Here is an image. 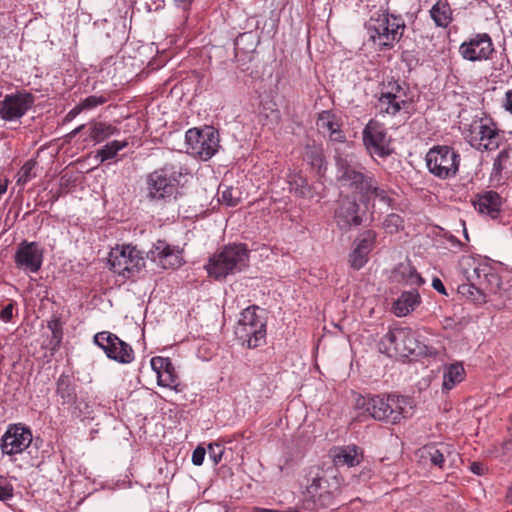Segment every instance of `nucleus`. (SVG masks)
Returning a JSON list of instances; mask_svg holds the SVG:
<instances>
[{"instance_id":"nucleus-1","label":"nucleus","mask_w":512,"mask_h":512,"mask_svg":"<svg viewBox=\"0 0 512 512\" xmlns=\"http://www.w3.org/2000/svg\"><path fill=\"white\" fill-rule=\"evenodd\" d=\"M333 160L335 180L341 192L347 191L345 195L354 196L365 207L375 200L385 203L390 208L395 207L396 200L390 195L393 190L388 185L381 184L375 174L362 163L353 161L348 154L337 148Z\"/></svg>"},{"instance_id":"nucleus-2","label":"nucleus","mask_w":512,"mask_h":512,"mask_svg":"<svg viewBox=\"0 0 512 512\" xmlns=\"http://www.w3.org/2000/svg\"><path fill=\"white\" fill-rule=\"evenodd\" d=\"M250 250L246 243H229L209 257L204 268L215 281H223L227 276L241 272L249 266Z\"/></svg>"},{"instance_id":"nucleus-3","label":"nucleus","mask_w":512,"mask_h":512,"mask_svg":"<svg viewBox=\"0 0 512 512\" xmlns=\"http://www.w3.org/2000/svg\"><path fill=\"white\" fill-rule=\"evenodd\" d=\"M189 173L181 163H166L146 176L147 197L151 201H167L176 198L181 177Z\"/></svg>"},{"instance_id":"nucleus-4","label":"nucleus","mask_w":512,"mask_h":512,"mask_svg":"<svg viewBox=\"0 0 512 512\" xmlns=\"http://www.w3.org/2000/svg\"><path fill=\"white\" fill-rule=\"evenodd\" d=\"M378 93L375 95L379 106L380 114L395 117L402 110L412 115L409 111L410 104L414 103L413 96L409 97L411 91L406 81L394 76H387L379 83Z\"/></svg>"},{"instance_id":"nucleus-5","label":"nucleus","mask_w":512,"mask_h":512,"mask_svg":"<svg viewBox=\"0 0 512 512\" xmlns=\"http://www.w3.org/2000/svg\"><path fill=\"white\" fill-rule=\"evenodd\" d=\"M466 142L480 152H492L507 143L505 131L489 114L475 118L469 125Z\"/></svg>"},{"instance_id":"nucleus-6","label":"nucleus","mask_w":512,"mask_h":512,"mask_svg":"<svg viewBox=\"0 0 512 512\" xmlns=\"http://www.w3.org/2000/svg\"><path fill=\"white\" fill-rule=\"evenodd\" d=\"M366 410L376 420L396 424L412 415L413 400L400 395H377L369 399Z\"/></svg>"},{"instance_id":"nucleus-7","label":"nucleus","mask_w":512,"mask_h":512,"mask_svg":"<svg viewBox=\"0 0 512 512\" xmlns=\"http://www.w3.org/2000/svg\"><path fill=\"white\" fill-rule=\"evenodd\" d=\"M146 253L131 243L117 246L109 263L114 273L131 281L140 279L146 268Z\"/></svg>"},{"instance_id":"nucleus-8","label":"nucleus","mask_w":512,"mask_h":512,"mask_svg":"<svg viewBox=\"0 0 512 512\" xmlns=\"http://www.w3.org/2000/svg\"><path fill=\"white\" fill-rule=\"evenodd\" d=\"M259 310L260 307L255 304L245 308L234 330L236 339L247 348H257L265 343L267 324L266 320L257 314Z\"/></svg>"},{"instance_id":"nucleus-9","label":"nucleus","mask_w":512,"mask_h":512,"mask_svg":"<svg viewBox=\"0 0 512 512\" xmlns=\"http://www.w3.org/2000/svg\"><path fill=\"white\" fill-rule=\"evenodd\" d=\"M428 172L440 180H448L458 175L461 155L450 145H434L425 156Z\"/></svg>"},{"instance_id":"nucleus-10","label":"nucleus","mask_w":512,"mask_h":512,"mask_svg":"<svg viewBox=\"0 0 512 512\" xmlns=\"http://www.w3.org/2000/svg\"><path fill=\"white\" fill-rule=\"evenodd\" d=\"M185 142L189 154L201 161H208L220 148V134L210 125L194 127L186 131Z\"/></svg>"},{"instance_id":"nucleus-11","label":"nucleus","mask_w":512,"mask_h":512,"mask_svg":"<svg viewBox=\"0 0 512 512\" xmlns=\"http://www.w3.org/2000/svg\"><path fill=\"white\" fill-rule=\"evenodd\" d=\"M392 136L384 123L376 118L368 120L362 130V144L366 153L374 158L386 159L395 153Z\"/></svg>"},{"instance_id":"nucleus-12","label":"nucleus","mask_w":512,"mask_h":512,"mask_svg":"<svg viewBox=\"0 0 512 512\" xmlns=\"http://www.w3.org/2000/svg\"><path fill=\"white\" fill-rule=\"evenodd\" d=\"M379 351L388 357L409 358L414 356L418 339L409 327L389 328L379 341Z\"/></svg>"},{"instance_id":"nucleus-13","label":"nucleus","mask_w":512,"mask_h":512,"mask_svg":"<svg viewBox=\"0 0 512 512\" xmlns=\"http://www.w3.org/2000/svg\"><path fill=\"white\" fill-rule=\"evenodd\" d=\"M362 203L354 196L340 193L336 202L333 219L340 231L347 233L361 226L367 214V207H361Z\"/></svg>"},{"instance_id":"nucleus-14","label":"nucleus","mask_w":512,"mask_h":512,"mask_svg":"<svg viewBox=\"0 0 512 512\" xmlns=\"http://www.w3.org/2000/svg\"><path fill=\"white\" fill-rule=\"evenodd\" d=\"M345 488L342 477H316L308 485L307 493L316 505L326 508L335 504V500L342 495Z\"/></svg>"},{"instance_id":"nucleus-15","label":"nucleus","mask_w":512,"mask_h":512,"mask_svg":"<svg viewBox=\"0 0 512 512\" xmlns=\"http://www.w3.org/2000/svg\"><path fill=\"white\" fill-rule=\"evenodd\" d=\"M495 47L490 34L486 32L475 33L462 42L459 46V54L469 62H480L492 59Z\"/></svg>"},{"instance_id":"nucleus-16","label":"nucleus","mask_w":512,"mask_h":512,"mask_svg":"<svg viewBox=\"0 0 512 512\" xmlns=\"http://www.w3.org/2000/svg\"><path fill=\"white\" fill-rule=\"evenodd\" d=\"M35 100V95L26 90L7 94L0 101V118L4 121L19 120L34 106Z\"/></svg>"},{"instance_id":"nucleus-17","label":"nucleus","mask_w":512,"mask_h":512,"mask_svg":"<svg viewBox=\"0 0 512 512\" xmlns=\"http://www.w3.org/2000/svg\"><path fill=\"white\" fill-rule=\"evenodd\" d=\"M94 343L99 346L109 359L128 364L134 360L132 347L121 340L116 334L102 331L94 336Z\"/></svg>"},{"instance_id":"nucleus-18","label":"nucleus","mask_w":512,"mask_h":512,"mask_svg":"<svg viewBox=\"0 0 512 512\" xmlns=\"http://www.w3.org/2000/svg\"><path fill=\"white\" fill-rule=\"evenodd\" d=\"M32 439L31 429L24 424H9L1 437V452L9 457L21 454L30 446Z\"/></svg>"},{"instance_id":"nucleus-19","label":"nucleus","mask_w":512,"mask_h":512,"mask_svg":"<svg viewBox=\"0 0 512 512\" xmlns=\"http://www.w3.org/2000/svg\"><path fill=\"white\" fill-rule=\"evenodd\" d=\"M146 258L164 270H176L185 264L183 251L163 239H158L152 244L151 249L146 252Z\"/></svg>"},{"instance_id":"nucleus-20","label":"nucleus","mask_w":512,"mask_h":512,"mask_svg":"<svg viewBox=\"0 0 512 512\" xmlns=\"http://www.w3.org/2000/svg\"><path fill=\"white\" fill-rule=\"evenodd\" d=\"M301 158L320 181L326 178L329 162L322 142L308 139L303 145Z\"/></svg>"},{"instance_id":"nucleus-21","label":"nucleus","mask_w":512,"mask_h":512,"mask_svg":"<svg viewBox=\"0 0 512 512\" xmlns=\"http://www.w3.org/2000/svg\"><path fill=\"white\" fill-rule=\"evenodd\" d=\"M316 126L320 133L327 136L329 143L344 144L347 142L342 117L335 110L328 109L317 113Z\"/></svg>"},{"instance_id":"nucleus-22","label":"nucleus","mask_w":512,"mask_h":512,"mask_svg":"<svg viewBox=\"0 0 512 512\" xmlns=\"http://www.w3.org/2000/svg\"><path fill=\"white\" fill-rule=\"evenodd\" d=\"M44 257V249L36 241L23 240L17 247L14 262L18 268L36 273L41 269Z\"/></svg>"},{"instance_id":"nucleus-23","label":"nucleus","mask_w":512,"mask_h":512,"mask_svg":"<svg viewBox=\"0 0 512 512\" xmlns=\"http://www.w3.org/2000/svg\"><path fill=\"white\" fill-rule=\"evenodd\" d=\"M377 236V232L372 229L364 230L357 235L349 254V263L353 269L360 270L367 264L369 254L376 246Z\"/></svg>"},{"instance_id":"nucleus-24","label":"nucleus","mask_w":512,"mask_h":512,"mask_svg":"<svg viewBox=\"0 0 512 512\" xmlns=\"http://www.w3.org/2000/svg\"><path fill=\"white\" fill-rule=\"evenodd\" d=\"M471 203L479 214L496 220L502 215L505 199L495 190H483L473 196Z\"/></svg>"},{"instance_id":"nucleus-25","label":"nucleus","mask_w":512,"mask_h":512,"mask_svg":"<svg viewBox=\"0 0 512 512\" xmlns=\"http://www.w3.org/2000/svg\"><path fill=\"white\" fill-rule=\"evenodd\" d=\"M257 40L252 31L240 33L234 40V54L237 67L242 72L250 70V63L254 59Z\"/></svg>"},{"instance_id":"nucleus-26","label":"nucleus","mask_w":512,"mask_h":512,"mask_svg":"<svg viewBox=\"0 0 512 512\" xmlns=\"http://www.w3.org/2000/svg\"><path fill=\"white\" fill-rule=\"evenodd\" d=\"M389 11L388 8L381 7L364 23L369 40L376 42L377 40L385 39L387 41L388 28H389Z\"/></svg>"},{"instance_id":"nucleus-27","label":"nucleus","mask_w":512,"mask_h":512,"mask_svg":"<svg viewBox=\"0 0 512 512\" xmlns=\"http://www.w3.org/2000/svg\"><path fill=\"white\" fill-rule=\"evenodd\" d=\"M446 452L448 453V446L441 445L439 447L435 444H427L419 448L415 452V456L421 465L443 470Z\"/></svg>"},{"instance_id":"nucleus-28","label":"nucleus","mask_w":512,"mask_h":512,"mask_svg":"<svg viewBox=\"0 0 512 512\" xmlns=\"http://www.w3.org/2000/svg\"><path fill=\"white\" fill-rule=\"evenodd\" d=\"M393 278L398 282L413 288H420L425 284L424 278L418 273L411 261L400 262L392 270Z\"/></svg>"},{"instance_id":"nucleus-29","label":"nucleus","mask_w":512,"mask_h":512,"mask_svg":"<svg viewBox=\"0 0 512 512\" xmlns=\"http://www.w3.org/2000/svg\"><path fill=\"white\" fill-rule=\"evenodd\" d=\"M476 271L478 275H483V280H478L477 282L485 295L498 294L500 292L502 279L495 267L488 262L482 263L478 264Z\"/></svg>"},{"instance_id":"nucleus-30","label":"nucleus","mask_w":512,"mask_h":512,"mask_svg":"<svg viewBox=\"0 0 512 512\" xmlns=\"http://www.w3.org/2000/svg\"><path fill=\"white\" fill-rule=\"evenodd\" d=\"M422 303L421 295L416 288L403 291L392 304V312L397 317H405Z\"/></svg>"},{"instance_id":"nucleus-31","label":"nucleus","mask_w":512,"mask_h":512,"mask_svg":"<svg viewBox=\"0 0 512 512\" xmlns=\"http://www.w3.org/2000/svg\"><path fill=\"white\" fill-rule=\"evenodd\" d=\"M150 362L151 368L157 375V384H175L178 374L169 357L154 356Z\"/></svg>"},{"instance_id":"nucleus-32","label":"nucleus","mask_w":512,"mask_h":512,"mask_svg":"<svg viewBox=\"0 0 512 512\" xmlns=\"http://www.w3.org/2000/svg\"><path fill=\"white\" fill-rule=\"evenodd\" d=\"M389 28L387 41L379 42V50H391L396 43H399L404 36L406 24L400 14L389 13Z\"/></svg>"},{"instance_id":"nucleus-33","label":"nucleus","mask_w":512,"mask_h":512,"mask_svg":"<svg viewBox=\"0 0 512 512\" xmlns=\"http://www.w3.org/2000/svg\"><path fill=\"white\" fill-rule=\"evenodd\" d=\"M331 457L335 466L353 467L362 460L360 448L354 444L335 447L331 450Z\"/></svg>"},{"instance_id":"nucleus-34","label":"nucleus","mask_w":512,"mask_h":512,"mask_svg":"<svg viewBox=\"0 0 512 512\" xmlns=\"http://www.w3.org/2000/svg\"><path fill=\"white\" fill-rule=\"evenodd\" d=\"M83 134L85 143H101L117 132V128L112 124L100 121H92Z\"/></svg>"},{"instance_id":"nucleus-35","label":"nucleus","mask_w":512,"mask_h":512,"mask_svg":"<svg viewBox=\"0 0 512 512\" xmlns=\"http://www.w3.org/2000/svg\"><path fill=\"white\" fill-rule=\"evenodd\" d=\"M429 16L437 28L446 29L454 21L453 9L448 0H437L429 10Z\"/></svg>"},{"instance_id":"nucleus-36","label":"nucleus","mask_w":512,"mask_h":512,"mask_svg":"<svg viewBox=\"0 0 512 512\" xmlns=\"http://www.w3.org/2000/svg\"><path fill=\"white\" fill-rule=\"evenodd\" d=\"M63 327L62 315L58 312L53 313L47 321V328L51 331V337L46 345V348L50 350L52 355L59 351L61 347L64 337Z\"/></svg>"},{"instance_id":"nucleus-37","label":"nucleus","mask_w":512,"mask_h":512,"mask_svg":"<svg viewBox=\"0 0 512 512\" xmlns=\"http://www.w3.org/2000/svg\"><path fill=\"white\" fill-rule=\"evenodd\" d=\"M276 103L272 100L261 101L259 105L258 120L262 126L275 127L281 122L280 110L276 107Z\"/></svg>"},{"instance_id":"nucleus-38","label":"nucleus","mask_w":512,"mask_h":512,"mask_svg":"<svg viewBox=\"0 0 512 512\" xmlns=\"http://www.w3.org/2000/svg\"><path fill=\"white\" fill-rule=\"evenodd\" d=\"M287 183L289 186V191L293 193L297 198H306L311 192L308 179L302 174L301 171L290 173L287 176Z\"/></svg>"},{"instance_id":"nucleus-39","label":"nucleus","mask_w":512,"mask_h":512,"mask_svg":"<svg viewBox=\"0 0 512 512\" xmlns=\"http://www.w3.org/2000/svg\"><path fill=\"white\" fill-rule=\"evenodd\" d=\"M128 146L126 140L119 141L113 140L106 143L99 150H97L95 157L100 159V163L114 159L118 152Z\"/></svg>"},{"instance_id":"nucleus-40","label":"nucleus","mask_w":512,"mask_h":512,"mask_svg":"<svg viewBox=\"0 0 512 512\" xmlns=\"http://www.w3.org/2000/svg\"><path fill=\"white\" fill-rule=\"evenodd\" d=\"M71 414L81 420L93 418V403L87 398L83 397L82 394L78 396V401L71 407Z\"/></svg>"},{"instance_id":"nucleus-41","label":"nucleus","mask_w":512,"mask_h":512,"mask_svg":"<svg viewBox=\"0 0 512 512\" xmlns=\"http://www.w3.org/2000/svg\"><path fill=\"white\" fill-rule=\"evenodd\" d=\"M465 369L462 363L456 362L446 367L442 384H458L465 379Z\"/></svg>"},{"instance_id":"nucleus-42","label":"nucleus","mask_w":512,"mask_h":512,"mask_svg":"<svg viewBox=\"0 0 512 512\" xmlns=\"http://www.w3.org/2000/svg\"><path fill=\"white\" fill-rule=\"evenodd\" d=\"M458 293L475 303H485L486 295L480 286H476L472 282L463 283L458 286Z\"/></svg>"},{"instance_id":"nucleus-43","label":"nucleus","mask_w":512,"mask_h":512,"mask_svg":"<svg viewBox=\"0 0 512 512\" xmlns=\"http://www.w3.org/2000/svg\"><path fill=\"white\" fill-rule=\"evenodd\" d=\"M382 228L387 234H397L405 228L404 218L397 213H390L384 218Z\"/></svg>"},{"instance_id":"nucleus-44","label":"nucleus","mask_w":512,"mask_h":512,"mask_svg":"<svg viewBox=\"0 0 512 512\" xmlns=\"http://www.w3.org/2000/svg\"><path fill=\"white\" fill-rule=\"evenodd\" d=\"M37 164L38 163H37L36 158H31V159L27 160L22 165V167L20 168V170L18 172V178L16 181V184L18 186H24L30 180H32L33 178H35L37 176L36 172H35V168H36Z\"/></svg>"},{"instance_id":"nucleus-45","label":"nucleus","mask_w":512,"mask_h":512,"mask_svg":"<svg viewBox=\"0 0 512 512\" xmlns=\"http://www.w3.org/2000/svg\"><path fill=\"white\" fill-rule=\"evenodd\" d=\"M511 150L512 148L509 144L507 145V147H504L503 149L500 150V152L493 161L491 177L500 178L502 176V172L506 168V162L510 158Z\"/></svg>"},{"instance_id":"nucleus-46","label":"nucleus","mask_w":512,"mask_h":512,"mask_svg":"<svg viewBox=\"0 0 512 512\" xmlns=\"http://www.w3.org/2000/svg\"><path fill=\"white\" fill-rule=\"evenodd\" d=\"M420 54V51L416 48L402 50L400 59L406 65L408 71L415 70L422 64Z\"/></svg>"},{"instance_id":"nucleus-47","label":"nucleus","mask_w":512,"mask_h":512,"mask_svg":"<svg viewBox=\"0 0 512 512\" xmlns=\"http://www.w3.org/2000/svg\"><path fill=\"white\" fill-rule=\"evenodd\" d=\"M57 395L61 399L62 405H67L69 409L77 403L80 393L76 392L75 386H57Z\"/></svg>"},{"instance_id":"nucleus-48","label":"nucleus","mask_w":512,"mask_h":512,"mask_svg":"<svg viewBox=\"0 0 512 512\" xmlns=\"http://www.w3.org/2000/svg\"><path fill=\"white\" fill-rule=\"evenodd\" d=\"M110 93H103L101 95H90L79 102L83 111L92 110L100 105L107 103L110 100Z\"/></svg>"},{"instance_id":"nucleus-49","label":"nucleus","mask_w":512,"mask_h":512,"mask_svg":"<svg viewBox=\"0 0 512 512\" xmlns=\"http://www.w3.org/2000/svg\"><path fill=\"white\" fill-rule=\"evenodd\" d=\"M236 190L232 186H226L221 192V202L229 207H235L240 203V193L236 194Z\"/></svg>"},{"instance_id":"nucleus-50","label":"nucleus","mask_w":512,"mask_h":512,"mask_svg":"<svg viewBox=\"0 0 512 512\" xmlns=\"http://www.w3.org/2000/svg\"><path fill=\"white\" fill-rule=\"evenodd\" d=\"M438 355L439 351L435 347L418 340V347L415 350L414 357H429L435 359Z\"/></svg>"},{"instance_id":"nucleus-51","label":"nucleus","mask_w":512,"mask_h":512,"mask_svg":"<svg viewBox=\"0 0 512 512\" xmlns=\"http://www.w3.org/2000/svg\"><path fill=\"white\" fill-rule=\"evenodd\" d=\"M440 237L445 239L450 243V247L454 252L463 251L466 245L461 242L456 236L451 234L449 231L441 228L440 229Z\"/></svg>"},{"instance_id":"nucleus-52","label":"nucleus","mask_w":512,"mask_h":512,"mask_svg":"<svg viewBox=\"0 0 512 512\" xmlns=\"http://www.w3.org/2000/svg\"><path fill=\"white\" fill-rule=\"evenodd\" d=\"M483 262L482 261H478L476 259H472L471 263H469V267L471 268V272L469 271V269H465V274H466V278L468 280V282H472L473 284H475L476 286H480L478 284V280H483V275L481 274H477V271H476V267L478 266V264H482Z\"/></svg>"},{"instance_id":"nucleus-53","label":"nucleus","mask_w":512,"mask_h":512,"mask_svg":"<svg viewBox=\"0 0 512 512\" xmlns=\"http://www.w3.org/2000/svg\"><path fill=\"white\" fill-rule=\"evenodd\" d=\"M16 302L10 300L6 305L2 306L0 309V320L5 323L11 322L14 317V310L16 309Z\"/></svg>"},{"instance_id":"nucleus-54","label":"nucleus","mask_w":512,"mask_h":512,"mask_svg":"<svg viewBox=\"0 0 512 512\" xmlns=\"http://www.w3.org/2000/svg\"><path fill=\"white\" fill-rule=\"evenodd\" d=\"M224 447L221 444L214 443L208 446V456L217 465L223 456Z\"/></svg>"},{"instance_id":"nucleus-55","label":"nucleus","mask_w":512,"mask_h":512,"mask_svg":"<svg viewBox=\"0 0 512 512\" xmlns=\"http://www.w3.org/2000/svg\"><path fill=\"white\" fill-rule=\"evenodd\" d=\"M63 180H64V176L61 177V183H60V187L57 189V190H50L48 195H49V201L53 204L55 203L56 201H58V199L64 195L65 193L68 192V181H66L65 183H63Z\"/></svg>"},{"instance_id":"nucleus-56","label":"nucleus","mask_w":512,"mask_h":512,"mask_svg":"<svg viewBox=\"0 0 512 512\" xmlns=\"http://www.w3.org/2000/svg\"><path fill=\"white\" fill-rule=\"evenodd\" d=\"M14 496L13 485L9 482L2 483L0 481V501H8Z\"/></svg>"},{"instance_id":"nucleus-57","label":"nucleus","mask_w":512,"mask_h":512,"mask_svg":"<svg viewBox=\"0 0 512 512\" xmlns=\"http://www.w3.org/2000/svg\"><path fill=\"white\" fill-rule=\"evenodd\" d=\"M205 455H206V450L203 447H201V446L196 447L192 453V463L196 466L202 465Z\"/></svg>"},{"instance_id":"nucleus-58","label":"nucleus","mask_w":512,"mask_h":512,"mask_svg":"<svg viewBox=\"0 0 512 512\" xmlns=\"http://www.w3.org/2000/svg\"><path fill=\"white\" fill-rule=\"evenodd\" d=\"M470 471L475 475L482 476L487 473L488 468L482 462L475 461L470 464Z\"/></svg>"},{"instance_id":"nucleus-59","label":"nucleus","mask_w":512,"mask_h":512,"mask_svg":"<svg viewBox=\"0 0 512 512\" xmlns=\"http://www.w3.org/2000/svg\"><path fill=\"white\" fill-rule=\"evenodd\" d=\"M83 109L81 108L80 104L78 103L76 106H74L63 118V124H66L68 122H71L76 116H78Z\"/></svg>"},{"instance_id":"nucleus-60","label":"nucleus","mask_w":512,"mask_h":512,"mask_svg":"<svg viewBox=\"0 0 512 512\" xmlns=\"http://www.w3.org/2000/svg\"><path fill=\"white\" fill-rule=\"evenodd\" d=\"M432 287L434 290H436L439 294L448 296V292L445 288V285L443 284L442 280L438 277H434L432 279Z\"/></svg>"},{"instance_id":"nucleus-61","label":"nucleus","mask_w":512,"mask_h":512,"mask_svg":"<svg viewBox=\"0 0 512 512\" xmlns=\"http://www.w3.org/2000/svg\"><path fill=\"white\" fill-rule=\"evenodd\" d=\"M479 5L491 8L493 11H497L501 7L497 0H475Z\"/></svg>"},{"instance_id":"nucleus-62","label":"nucleus","mask_w":512,"mask_h":512,"mask_svg":"<svg viewBox=\"0 0 512 512\" xmlns=\"http://www.w3.org/2000/svg\"><path fill=\"white\" fill-rule=\"evenodd\" d=\"M458 325H459V323H457L451 317H445L442 322L443 329H445V330H448V329L455 330V329H457Z\"/></svg>"},{"instance_id":"nucleus-63","label":"nucleus","mask_w":512,"mask_h":512,"mask_svg":"<svg viewBox=\"0 0 512 512\" xmlns=\"http://www.w3.org/2000/svg\"><path fill=\"white\" fill-rule=\"evenodd\" d=\"M175 6L182 9L184 12L191 10L192 0H175Z\"/></svg>"},{"instance_id":"nucleus-64","label":"nucleus","mask_w":512,"mask_h":512,"mask_svg":"<svg viewBox=\"0 0 512 512\" xmlns=\"http://www.w3.org/2000/svg\"><path fill=\"white\" fill-rule=\"evenodd\" d=\"M503 107L505 108L506 111L512 113V89L508 90L505 93V100L503 103Z\"/></svg>"}]
</instances>
